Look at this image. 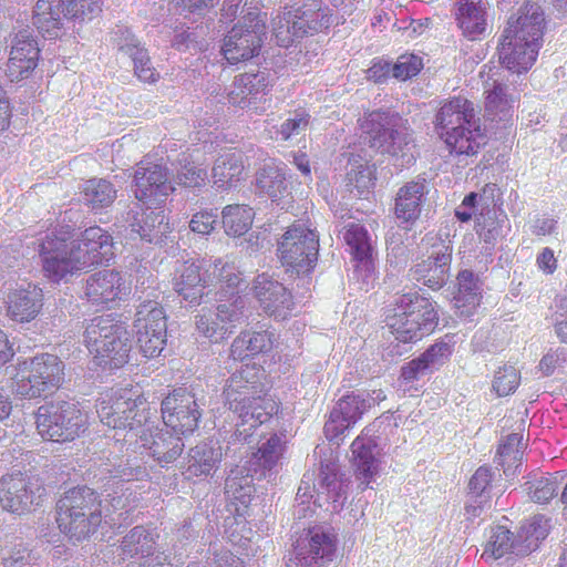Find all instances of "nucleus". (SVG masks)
I'll use <instances>...</instances> for the list:
<instances>
[{
    "instance_id": "obj_1",
    "label": "nucleus",
    "mask_w": 567,
    "mask_h": 567,
    "mask_svg": "<svg viewBox=\"0 0 567 567\" xmlns=\"http://www.w3.org/2000/svg\"><path fill=\"white\" fill-rule=\"evenodd\" d=\"M113 248L112 235L100 226L87 227L74 238V228L61 225L40 239L38 254L44 277L60 284L109 262L114 257Z\"/></svg>"
},
{
    "instance_id": "obj_2",
    "label": "nucleus",
    "mask_w": 567,
    "mask_h": 567,
    "mask_svg": "<svg viewBox=\"0 0 567 567\" xmlns=\"http://www.w3.org/2000/svg\"><path fill=\"white\" fill-rule=\"evenodd\" d=\"M96 413L107 427L140 432V446L148 450L161 464L176 461L184 450L179 434L163 431L154 433L147 427L151 406L145 392L137 384L111 388L102 392L96 400Z\"/></svg>"
},
{
    "instance_id": "obj_3",
    "label": "nucleus",
    "mask_w": 567,
    "mask_h": 567,
    "mask_svg": "<svg viewBox=\"0 0 567 567\" xmlns=\"http://www.w3.org/2000/svg\"><path fill=\"white\" fill-rule=\"evenodd\" d=\"M545 16L540 6L527 1L509 18L499 44L501 63L509 71L527 72L536 62L543 45Z\"/></svg>"
},
{
    "instance_id": "obj_4",
    "label": "nucleus",
    "mask_w": 567,
    "mask_h": 567,
    "mask_svg": "<svg viewBox=\"0 0 567 567\" xmlns=\"http://www.w3.org/2000/svg\"><path fill=\"white\" fill-rule=\"evenodd\" d=\"M434 126L451 154L475 156L488 143L486 128L476 117L474 103L462 95L442 101Z\"/></svg>"
},
{
    "instance_id": "obj_5",
    "label": "nucleus",
    "mask_w": 567,
    "mask_h": 567,
    "mask_svg": "<svg viewBox=\"0 0 567 567\" xmlns=\"http://www.w3.org/2000/svg\"><path fill=\"white\" fill-rule=\"evenodd\" d=\"M384 321L398 341L410 343L433 333L440 316L431 298L414 291L399 295L385 309Z\"/></svg>"
},
{
    "instance_id": "obj_6",
    "label": "nucleus",
    "mask_w": 567,
    "mask_h": 567,
    "mask_svg": "<svg viewBox=\"0 0 567 567\" xmlns=\"http://www.w3.org/2000/svg\"><path fill=\"white\" fill-rule=\"evenodd\" d=\"M55 522L71 542H82L95 534L103 520L100 494L89 486L68 489L56 503Z\"/></svg>"
},
{
    "instance_id": "obj_7",
    "label": "nucleus",
    "mask_w": 567,
    "mask_h": 567,
    "mask_svg": "<svg viewBox=\"0 0 567 567\" xmlns=\"http://www.w3.org/2000/svg\"><path fill=\"white\" fill-rule=\"evenodd\" d=\"M84 344L94 362L104 369H120L130 361L132 346L127 328L111 315L90 320L84 330Z\"/></svg>"
},
{
    "instance_id": "obj_8",
    "label": "nucleus",
    "mask_w": 567,
    "mask_h": 567,
    "mask_svg": "<svg viewBox=\"0 0 567 567\" xmlns=\"http://www.w3.org/2000/svg\"><path fill=\"white\" fill-rule=\"evenodd\" d=\"M64 368L63 361L51 353L19 361L12 379V393L21 400L47 398L61 388Z\"/></svg>"
},
{
    "instance_id": "obj_9",
    "label": "nucleus",
    "mask_w": 567,
    "mask_h": 567,
    "mask_svg": "<svg viewBox=\"0 0 567 567\" xmlns=\"http://www.w3.org/2000/svg\"><path fill=\"white\" fill-rule=\"evenodd\" d=\"M360 137L377 153L404 157L411 150L406 121L399 114L371 111L359 120Z\"/></svg>"
},
{
    "instance_id": "obj_10",
    "label": "nucleus",
    "mask_w": 567,
    "mask_h": 567,
    "mask_svg": "<svg viewBox=\"0 0 567 567\" xmlns=\"http://www.w3.org/2000/svg\"><path fill=\"white\" fill-rule=\"evenodd\" d=\"M35 426L44 441L63 444L75 441L87 431L89 417L76 403L49 402L38 408Z\"/></svg>"
},
{
    "instance_id": "obj_11",
    "label": "nucleus",
    "mask_w": 567,
    "mask_h": 567,
    "mask_svg": "<svg viewBox=\"0 0 567 567\" xmlns=\"http://www.w3.org/2000/svg\"><path fill=\"white\" fill-rule=\"evenodd\" d=\"M332 23V10L313 0L279 13L274 19V34L278 45L288 48L292 43V37L303 38L322 33L328 31Z\"/></svg>"
},
{
    "instance_id": "obj_12",
    "label": "nucleus",
    "mask_w": 567,
    "mask_h": 567,
    "mask_svg": "<svg viewBox=\"0 0 567 567\" xmlns=\"http://www.w3.org/2000/svg\"><path fill=\"white\" fill-rule=\"evenodd\" d=\"M319 236L301 225L292 224L277 244V256L286 271L310 275L318 261Z\"/></svg>"
},
{
    "instance_id": "obj_13",
    "label": "nucleus",
    "mask_w": 567,
    "mask_h": 567,
    "mask_svg": "<svg viewBox=\"0 0 567 567\" xmlns=\"http://www.w3.org/2000/svg\"><path fill=\"white\" fill-rule=\"evenodd\" d=\"M266 37V13H249L225 35L221 54L231 64L259 55Z\"/></svg>"
},
{
    "instance_id": "obj_14",
    "label": "nucleus",
    "mask_w": 567,
    "mask_h": 567,
    "mask_svg": "<svg viewBox=\"0 0 567 567\" xmlns=\"http://www.w3.org/2000/svg\"><path fill=\"white\" fill-rule=\"evenodd\" d=\"M134 329L141 353L147 359L159 357L167 343V317L161 303L143 301L136 309Z\"/></svg>"
},
{
    "instance_id": "obj_15",
    "label": "nucleus",
    "mask_w": 567,
    "mask_h": 567,
    "mask_svg": "<svg viewBox=\"0 0 567 567\" xmlns=\"http://www.w3.org/2000/svg\"><path fill=\"white\" fill-rule=\"evenodd\" d=\"M174 190L168 168L164 164L147 158L136 164L132 192L147 208L162 207Z\"/></svg>"
},
{
    "instance_id": "obj_16",
    "label": "nucleus",
    "mask_w": 567,
    "mask_h": 567,
    "mask_svg": "<svg viewBox=\"0 0 567 567\" xmlns=\"http://www.w3.org/2000/svg\"><path fill=\"white\" fill-rule=\"evenodd\" d=\"M44 487L40 480L25 473H12L0 480V505L7 512L24 515L41 504Z\"/></svg>"
},
{
    "instance_id": "obj_17",
    "label": "nucleus",
    "mask_w": 567,
    "mask_h": 567,
    "mask_svg": "<svg viewBox=\"0 0 567 567\" xmlns=\"http://www.w3.org/2000/svg\"><path fill=\"white\" fill-rule=\"evenodd\" d=\"M274 85L275 80L270 73L244 72L234 78L227 99L234 106L262 114L266 111V104L270 102L268 96Z\"/></svg>"
},
{
    "instance_id": "obj_18",
    "label": "nucleus",
    "mask_w": 567,
    "mask_h": 567,
    "mask_svg": "<svg viewBox=\"0 0 567 567\" xmlns=\"http://www.w3.org/2000/svg\"><path fill=\"white\" fill-rule=\"evenodd\" d=\"M161 411L164 424L179 435L192 434L202 416L195 395L184 388L168 393L162 401Z\"/></svg>"
},
{
    "instance_id": "obj_19",
    "label": "nucleus",
    "mask_w": 567,
    "mask_h": 567,
    "mask_svg": "<svg viewBox=\"0 0 567 567\" xmlns=\"http://www.w3.org/2000/svg\"><path fill=\"white\" fill-rule=\"evenodd\" d=\"M296 549L303 567H329L337 557L338 537L330 529L313 526L298 538Z\"/></svg>"
},
{
    "instance_id": "obj_20",
    "label": "nucleus",
    "mask_w": 567,
    "mask_h": 567,
    "mask_svg": "<svg viewBox=\"0 0 567 567\" xmlns=\"http://www.w3.org/2000/svg\"><path fill=\"white\" fill-rule=\"evenodd\" d=\"M266 371L261 365L244 364L226 382L224 396L230 411H243V405L268 390Z\"/></svg>"
},
{
    "instance_id": "obj_21",
    "label": "nucleus",
    "mask_w": 567,
    "mask_h": 567,
    "mask_svg": "<svg viewBox=\"0 0 567 567\" xmlns=\"http://www.w3.org/2000/svg\"><path fill=\"white\" fill-rule=\"evenodd\" d=\"M371 402L363 395L351 392L342 395L329 413L323 432L328 441H337L353 427L370 410Z\"/></svg>"
},
{
    "instance_id": "obj_22",
    "label": "nucleus",
    "mask_w": 567,
    "mask_h": 567,
    "mask_svg": "<svg viewBox=\"0 0 567 567\" xmlns=\"http://www.w3.org/2000/svg\"><path fill=\"white\" fill-rule=\"evenodd\" d=\"M130 293L131 284L116 270H101L86 280L85 296L97 306L114 308Z\"/></svg>"
},
{
    "instance_id": "obj_23",
    "label": "nucleus",
    "mask_w": 567,
    "mask_h": 567,
    "mask_svg": "<svg viewBox=\"0 0 567 567\" xmlns=\"http://www.w3.org/2000/svg\"><path fill=\"white\" fill-rule=\"evenodd\" d=\"M38 41L25 32H19L12 40L6 64V76L18 83L32 76L40 62Z\"/></svg>"
},
{
    "instance_id": "obj_24",
    "label": "nucleus",
    "mask_w": 567,
    "mask_h": 567,
    "mask_svg": "<svg viewBox=\"0 0 567 567\" xmlns=\"http://www.w3.org/2000/svg\"><path fill=\"white\" fill-rule=\"evenodd\" d=\"M252 293L262 310L276 319H286L295 307L292 293L284 284L267 274L255 278Z\"/></svg>"
},
{
    "instance_id": "obj_25",
    "label": "nucleus",
    "mask_w": 567,
    "mask_h": 567,
    "mask_svg": "<svg viewBox=\"0 0 567 567\" xmlns=\"http://www.w3.org/2000/svg\"><path fill=\"white\" fill-rule=\"evenodd\" d=\"M279 411L278 402L269 394V390L257 395L243 405V411H233L240 420L237 423L236 436L246 441L251 431L268 422Z\"/></svg>"
},
{
    "instance_id": "obj_26",
    "label": "nucleus",
    "mask_w": 567,
    "mask_h": 567,
    "mask_svg": "<svg viewBox=\"0 0 567 567\" xmlns=\"http://www.w3.org/2000/svg\"><path fill=\"white\" fill-rule=\"evenodd\" d=\"M485 0H457L454 19L462 35L468 41H481L487 34L488 13Z\"/></svg>"
},
{
    "instance_id": "obj_27",
    "label": "nucleus",
    "mask_w": 567,
    "mask_h": 567,
    "mask_svg": "<svg viewBox=\"0 0 567 567\" xmlns=\"http://www.w3.org/2000/svg\"><path fill=\"white\" fill-rule=\"evenodd\" d=\"M44 306L41 288L29 285L28 288L10 290L6 298V315L17 323H28L38 318Z\"/></svg>"
},
{
    "instance_id": "obj_28",
    "label": "nucleus",
    "mask_w": 567,
    "mask_h": 567,
    "mask_svg": "<svg viewBox=\"0 0 567 567\" xmlns=\"http://www.w3.org/2000/svg\"><path fill=\"white\" fill-rule=\"evenodd\" d=\"M452 252L447 246L441 250L434 251L427 259L417 262L410 269V276L413 280L423 284L432 290L441 289L447 278Z\"/></svg>"
},
{
    "instance_id": "obj_29",
    "label": "nucleus",
    "mask_w": 567,
    "mask_h": 567,
    "mask_svg": "<svg viewBox=\"0 0 567 567\" xmlns=\"http://www.w3.org/2000/svg\"><path fill=\"white\" fill-rule=\"evenodd\" d=\"M241 317L240 309L235 305H219L216 312H205L196 317V328L206 338L215 342L225 339L233 332Z\"/></svg>"
},
{
    "instance_id": "obj_30",
    "label": "nucleus",
    "mask_w": 567,
    "mask_h": 567,
    "mask_svg": "<svg viewBox=\"0 0 567 567\" xmlns=\"http://www.w3.org/2000/svg\"><path fill=\"white\" fill-rule=\"evenodd\" d=\"M207 286L208 280L202 275L200 266L195 261L187 260L175 268L173 288L185 301L198 305Z\"/></svg>"
},
{
    "instance_id": "obj_31",
    "label": "nucleus",
    "mask_w": 567,
    "mask_h": 567,
    "mask_svg": "<svg viewBox=\"0 0 567 567\" xmlns=\"http://www.w3.org/2000/svg\"><path fill=\"white\" fill-rule=\"evenodd\" d=\"M245 153L229 150L218 156L213 167V183L216 187L228 189L237 186L247 176Z\"/></svg>"
},
{
    "instance_id": "obj_32",
    "label": "nucleus",
    "mask_w": 567,
    "mask_h": 567,
    "mask_svg": "<svg viewBox=\"0 0 567 567\" xmlns=\"http://www.w3.org/2000/svg\"><path fill=\"white\" fill-rule=\"evenodd\" d=\"M377 444L371 439L359 435L351 444L353 455V471L359 482L360 491L370 487L371 482L379 472V461L373 455Z\"/></svg>"
},
{
    "instance_id": "obj_33",
    "label": "nucleus",
    "mask_w": 567,
    "mask_h": 567,
    "mask_svg": "<svg viewBox=\"0 0 567 567\" xmlns=\"http://www.w3.org/2000/svg\"><path fill=\"white\" fill-rule=\"evenodd\" d=\"M275 342V334L269 330H245L234 339L229 355L236 361H244L267 354L274 349Z\"/></svg>"
},
{
    "instance_id": "obj_34",
    "label": "nucleus",
    "mask_w": 567,
    "mask_h": 567,
    "mask_svg": "<svg viewBox=\"0 0 567 567\" xmlns=\"http://www.w3.org/2000/svg\"><path fill=\"white\" fill-rule=\"evenodd\" d=\"M424 193V181H411L400 187L394 204L396 218L404 223H414L420 217Z\"/></svg>"
},
{
    "instance_id": "obj_35",
    "label": "nucleus",
    "mask_w": 567,
    "mask_h": 567,
    "mask_svg": "<svg viewBox=\"0 0 567 567\" xmlns=\"http://www.w3.org/2000/svg\"><path fill=\"white\" fill-rule=\"evenodd\" d=\"M457 291L454 296L455 308L460 316H472L482 302L478 279L471 270H462L457 275Z\"/></svg>"
},
{
    "instance_id": "obj_36",
    "label": "nucleus",
    "mask_w": 567,
    "mask_h": 567,
    "mask_svg": "<svg viewBox=\"0 0 567 567\" xmlns=\"http://www.w3.org/2000/svg\"><path fill=\"white\" fill-rule=\"evenodd\" d=\"M159 534L157 530L148 529L143 525L133 527L122 539L121 549L130 557H151L156 549Z\"/></svg>"
},
{
    "instance_id": "obj_37",
    "label": "nucleus",
    "mask_w": 567,
    "mask_h": 567,
    "mask_svg": "<svg viewBox=\"0 0 567 567\" xmlns=\"http://www.w3.org/2000/svg\"><path fill=\"white\" fill-rule=\"evenodd\" d=\"M255 210L247 204H229L221 210V225L227 236L239 238L252 227Z\"/></svg>"
},
{
    "instance_id": "obj_38",
    "label": "nucleus",
    "mask_w": 567,
    "mask_h": 567,
    "mask_svg": "<svg viewBox=\"0 0 567 567\" xmlns=\"http://www.w3.org/2000/svg\"><path fill=\"white\" fill-rule=\"evenodd\" d=\"M223 458L220 446L208 443L196 445L189 451L187 473L190 477L208 476Z\"/></svg>"
},
{
    "instance_id": "obj_39",
    "label": "nucleus",
    "mask_w": 567,
    "mask_h": 567,
    "mask_svg": "<svg viewBox=\"0 0 567 567\" xmlns=\"http://www.w3.org/2000/svg\"><path fill=\"white\" fill-rule=\"evenodd\" d=\"M81 194L87 207L94 212H100L114 203L117 190L110 181L93 177L83 184Z\"/></svg>"
},
{
    "instance_id": "obj_40",
    "label": "nucleus",
    "mask_w": 567,
    "mask_h": 567,
    "mask_svg": "<svg viewBox=\"0 0 567 567\" xmlns=\"http://www.w3.org/2000/svg\"><path fill=\"white\" fill-rule=\"evenodd\" d=\"M286 451V441L278 434H271L266 441L261 442L256 452L252 453L250 463L252 471L265 474V471L272 470Z\"/></svg>"
},
{
    "instance_id": "obj_41",
    "label": "nucleus",
    "mask_w": 567,
    "mask_h": 567,
    "mask_svg": "<svg viewBox=\"0 0 567 567\" xmlns=\"http://www.w3.org/2000/svg\"><path fill=\"white\" fill-rule=\"evenodd\" d=\"M256 185L261 193L268 195L274 202L290 196L286 184V175L274 159L266 163L257 173Z\"/></svg>"
},
{
    "instance_id": "obj_42",
    "label": "nucleus",
    "mask_w": 567,
    "mask_h": 567,
    "mask_svg": "<svg viewBox=\"0 0 567 567\" xmlns=\"http://www.w3.org/2000/svg\"><path fill=\"white\" fill-rule=\"evenodd\" d=\"M213 276L216 279L215 286L224 297L238 295L247 288V284L234 261L217 259L213 266Z\"/></svg>"
},
{
    "instance_id": "obj_43",
    "label": "nucleus",
    "mask_w": 567,
    "mask_h": 567,
    "mask_svg": "<svg viewBox=\"0 0 567 567\" xmlns=\"http://www.w3.org/2000/svg\"><path fill=\"white\" fill-rule=\"evenodd\" d=\"M351 169L347 173V186L355 189L360 196L369 194L375 186V166L360 155L350 154Z\"/></svg>"
},
{
    "instance_id": "obj_44",
    "label": "nucleus",
    "mask_w": 567,
    "mask_h": 567,
    "mask_svg": "<svg viewBox=\"0 0 567 567\" xmlns=\"http://www.w3.org/2000/svg\"><path fill=\"white\" fill-rule=\"evenodd\" d=\"M120 49L132 59L134 74L140 81L152 84L159 80V73L152 65L147 50L137 40L131 38Z\"/></svg>"
},
{
    "instance_id": "obj_45",
    "label": "nucleus",
    "mask_w": 567,
    "mask_h": 567,
    "mask_svg": "<svg viewBox=\"0 0 567 567\" xmlns=\"http://www.w3.org/2000/svg\"><path fill=\"white\" fill-rule=\"evenodd\" d=\"M31 18L32 23L42 33L58 35L63 28V16L59 3L54 6L51 0H37Z\"/></svg>"
},
{
    "instance_id": "obj_46",
    "label": "nucleus",
    "mask_w": 567,
    "mask_h": 567,
    "mask_svg": "<svg viewBox=\"0 0 567 567\" xmlns=\"http://www.w3.org/2000/svg\"><path fill=\"white\" fill-rule=\"evenodd\" d=\"M515 99L506 94V86L494 84L492 90L485 91L484 109L488 118L508 120L513 115Z\"/></svg>"
},
{
    "instance_id": "obj_47",
    "label": "nucleus",
    "mask_w": 567,
    "mask_h": 567,
    "mask_svg": "<svg viewBox=\"0 0 567 567\" xmlns=\"http://www.w3.org/2000/svg\"><path fill=\"white\" fill-rule=\"evenodd\" d=\"M63 18L78 23L90 22L103 10V0H59Z\"/></svg>"
},
{
    "instance_id": "obj_48",
    "label": "nucleus",
    "mask_w": 567,
    "mask_h": 567,
    "mask_svg": "<svg viewBox=\"0 0 567 567\" xmlns=\"http://www.w3.org/2000/svg\"><path fill=\"white\" fill-rule=\"evenodd\" d=\"M344 240L351 248L353 258L360 262L372 264V246L367 229L360 224H349Z\"/></svg>"
},
{
    "instance_id": "obj_49",
    "label": "nucleus",
    "mask_w": 567,
    "mask_h": 567,
    "mask_svg": "<svg viewBox=\"0 0 567 567\" xmlns=\"http://www.w3.org/2000/svg\"><path fill=\"white\" fill-rule=\"evenodd\" d=\"M515 548L513 534L511 530L503 526H497L493 529L489 539L487 540L482 558L485 560H494L503 557Z\"/></svg>"
},
{
    "instance_id": "obj_50",
    "label": "nucleus",
    "mask_w": 567,
    "mask_h": 567,
    "mask_svg": "<svg viewBox=\"0 0 567 567\" xmlns=\"http://www.w3.org/2000/svg\"><path fill=\"white\" fill-rule=\"evenodd\" d=\"M207 171L197 166L187 158L178 161V167L175 168L174 182L184 188H199L206 184Z\"/></svg>"
},
{
    "instance_id": "obj_51",
    "label": "nucleus",
    "mask_w": 567,
    "mask_h": 567,
    "mask_svg": "<svg viewBox=\"0 0 567 567\" xmlns=\"http://www.w3.org/2000/svg\"><path fill=\"white\" fill-rule=\"evenodd\" d=\"M548 519L543 515L530 517L520 529V537L527 542L526 549H518L517 554H527L538 547V543L548 535Z\"/></svg>"
},
{
    "instance_id": "obj_52",
    "label": "nucleus",
    "mask_w": 567,
    "mask_h": 567,
    "mask_svg": "<svg viewBox=\"0 0 567 567\" xmlns=\"http://www.w3.org/2000/svg\"><path fill=\"white\" fill-rule=\"evenodd\" d=\"M164 218L165 216L162 210L158 213L142 210L134 215L130 224L131 231L135 233L143 240L152 241L153 230L156 225H161L164 221Z\"/></svg>"
},
{
    "instance_id": "obj_53",
    "label": "nucleus",
    "mask_w": 567,
    "mask_h": 567,
    "mask_svg": "<svg viewBox=\"0 0 567 567\" xmlns=\"http://www.w3.org/2000/svg\"><path fill=\"white\" fill-rule=\"evenodd\" d=\"M519 383V372L512 365H505L496 371L492 386L498 396H506L514 393Z\"/></svg>"
},
{
    "instance_id": "obj_54",
    "label": "nucleus",
    "mask_w": 567,
    "mask_h": 567,
    "mask_svg": "<svg viewBox=\"0 0 567 567\" xmlns=\"http://www.w3.org/2000/svg\"><path fill=\"white\" fill-rule=\"evenodd\" d=\"M454 352V343L441 339L431 344L424 352L421 353L430 369H439L446 363Z\"/></svg>"
},
{
    "instance_id": "obj_55",
    "label": "nucleus",
    "mask_w": 567,
    "mask_h": 567,
    "mask_svg": "<svg viewBox=\"0 0 567 567\" xmlns=\"http://www.w3.org/2000/svg\"><path fill=\"white\" fill-rule=\"evenodd\" d=\"M310 118V114L305 110L295 111L292 116L288 117L284 123H281L277 134L282 141H288L293 135H298L305 132L309 127Z\"/></svg>"
},
{
    "instance_id": "obj_56",
    "label": "nucleus",
    "mask_w": 567,
    "mask_h": 567,
    "mask_svg": "<svg viewBox=\"0 0 567 567\" xmlns=\"http://www.w3.org/2000/svg\"><path fill=\"white\" fill-rule=\"evenodd\" d=\"M423 68L422 59L415 54H402L392 66V75L406 81L420 73Z\"/></svg>"
},
{
    "instance_id": "obj_57",
    "label": "nucleus",
    "mask_w": 567,
    "mask_h": 567,
    "mask_svg": "<svg viewBox=\"0 0 567 567\" xmlns=\"http://www.w3.org/2000/svg\"><path fill=\"white\" fill-rule=\"evenodd\" d=\"M558 489L556 477H540L529 486V496L535 503L546 504L558 494Z\"/></svg>"
},
{
    "instance_id": "obj_58",
    "label": "nucleus",
    "mask_w": 567,
    "mask_h": 567,
    "mask_svg": "<svg viewBox=\"0 0 567 567\" xmlns=\"http://www.w3.org/2000/svg\"><path fill=\"white\" fill-rule=\"evenodd\" d=\"M218 221L216 209L204 208L193 214L189 220V228L198 235H209L214 231Z\"/></svg>"
},
{
    "instance_id": "obj_59",
    "label": "nucleus",
    "mask_w": 567,
    "mask_h": 567,
    "mask_svg": "<svg viewBox=\"0 0 567 567\" xmlns=\"http://www.w3.org/2000/svg\"><path fill=\"white\" fill-rule=\"evenodd\" d=\"M429 371H431L430 367L420 354L417 358L409 361L401 368L400 378L403 382L411 383L419 380L420 377L424 375Z\"/></svg>"
},
{
    "instance_id": "obj_60",
    "label": "nucleus",
    "mask_w": 567,
    "mask_h": 567,
    "mask_svg": "<svg viewBox=\"0 0 567 567\" xmlns=\"http://www.w3.org/2000/svg\"><path fill=\"white\" fill-rule=\"evenodd\" d=\"M492 482V471L487 466L478 467L470 480L468 488L475 496H481Z\"/></svg>"
},
{
    "instance_id": "obj_61",
    "label": "nucleus",
    "mask_w": 567,
    "mask_h": 567,
    "mask_svg": "<svg viewBox=\"0 0 567 567\" xmlns=\"http://www.w3.org/2000/svg\"><path fill=\"white\" fill-rule=\"evenodd\" d=\"M392 66L390 62L383 59H375L367 71V79L374 83H383L390 78Z\"/></svg>"
},
{
    "instance_id": "obj_62",
    "label": "nucleus",
    "mask_w": 567,
    "mask_h": 567,
    "mask_svg": "<svg viewBox=\"0 0 567 567\" xmlns=\"http://www.w3.org/2000/svg\"><path fill=\"white\" fill-rule=\"evenodd\" d=\"M537 267L546 275H551L557 269V259L555 258L553 249L544 248L536 259Z\"/></svg>"
},
{
    "instance_id": "obj_63",
    "label": "nucleus",
    "mask_w": 567,
    "mask_h": 567,
    "mask_svg": "<svg viewBox=\"0 0 567 567\" xmlns=\"http://www.w3.org/2000/svg\"><path fill=\"white\" fill-rule=\"evenodd\" d=\"M12 116V107L6 90L0 84V132L9 128Z\"/></svg>"
},
{
    "instance_id": "obj_64",
    "label": "nucleus",
    "mask_w": 567,
    "mask_h": 567,
    "mask_svg": "<svg viewBox=\"0 0 567 567\" xmlns=\"http://www.w3.org/2000/svg\"><path fill=\"white\" fill-rule=\"evenodd\" d=\"M16 355L14 343L8 333L0 329V369L11 362Z\"/></svg>"
}]
</instances>
